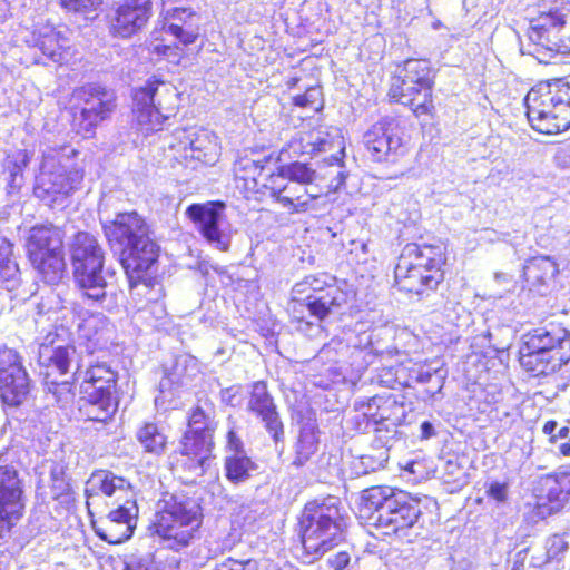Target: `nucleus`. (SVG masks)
Here are the masks:
<instances>
[{"instance_id":"nucleus-19","label":"nucleus","mask_w":570,"mask_h":570,"mask_svg":"<svg viewBox=\"0 0 570 570\" xmlns=\"http://www.w3.org/2000/svg\"><path fill=\"white\" fill-rule=\"evenodd\" d=\"M533 498L529 512L533 522L561 512L570 502V471L541 475L533 489Z\"/></svg>"},{"instance_id":"nucleus-51","label":"nucleus","mask_w":570,"mask_h":570,"mask_svg":"<svg viewBox=\"0 0 570 570\" xmlns=\"http://www.w3.org/2000/svg\"><path fill=\"white\" fill-rule=\"evenodd\" d=\"M318 91L315 88H307L303 94H298L293 97V105L301 108H311L318 110L321 105L317 104V97L315 94Z\"/></svg>"},{"instance_id":"nucleus-45","label":"nucleus","mask_w":570,"mask_h":570,"mask_svg":"<svg viewBox=\"0 0 570 570\" xmlns=\"http://www.w3.org/2000/svg\"><path fill=\"white\" fill-rule=\"evenodd\" d=\"M299 142L306 148L304 153L309 155L325 151L332 144L327 132L316 129L303 132L299 137Z\"/></svg>"},{"instance_id":"nucleus-41","label":"nucleus","mask_w":570,"mask_h":570,"mask_svg":"<svg viewBox=\"0 0 570 570\" xmlns=\"http://www.w3.org/2000/svg\"><path fill=\"white\" fill-rule=\"evenodd\" d=\"M89 483L91 488L87 490L91 494H104L111 497L117 490L130 488L129 483L122 478L115 475L108 470H97L92 472Z\"/></svg>"},{"instance_id":"nucleus-54","label":"nucleus","mask_w":570,"mask_h":570,"mask_svg":"<svg viewBox=\"0 0 570 570\" xmlns=\"http://www.w3.org/2000/svg\"><path fill=\"white\" fill-rule=\"evenodd\" d=\"M557 421L549 420L547 421L542 426V432L549 436V439L553 438L556 435L554 431L557 429Z\"/></svg>"},{"instance_id":"nucleus-22","label":"nucleus","mask_w":570,"mask_h":570,"mask_svg":"<svg viewBox=\"0 0 570 570\" xmlns=\"http://www.w3.org/2000/svg\"><path fill=\"white\" fill-rule=\"evenodd\" d=\"M171 148L176 151V159L191 168L214 165L218 160L220 151L217 137L205 129L183 130L181 136Z\"/></svg>"},{"instance_id":"nucleus-38","label":"nucleus","mask_w":570,"mask_h":570,"mask_svg":"<svg viewBox=\"0 0 570 570\" xmlns=\"http://www.w3.org/2000/svg\"><path fill=\"white\" fill-rule=\"evenodd\" d=\"M557 274L558 265L548 256L530 257L522 269V278L531 287L547 285Z\"/></svg>"},{"instance_id":"nucleus-43","label":"nucleus","mask_w":570,"mask_h":570,"mask_svg":"<svg viewBox=\"0 0 570 570\" xmlns=\"http://www.w3.org/2000/svg\"><path fill=\"white\" fill-rule=\"evenodd\" d=\"M12 256L13 244L7 237L0 236V287L18 274V264Z\"/></svg>"},{"instance_id":"nucleus-48","label":"nucleus","mask_w":570,"mask_h":570,"mask_svg":"<svg viewBox=\"0 0 570 570\" xmlns=\"http://www.w3.org/2000/svg\"><path fill=\"white\" fill-rule=\"evenodd\" d=\"M50 495L57 501L68 502L72 499V485L62 473H51Z\"/></svg>"},{"instance_id":"nucleus-35","label":"nucleus","mask_w":570,"mask_h":570,"mask_svg":"<svg viewBox=\"0 0 570 570\" xmlns=\"http://www.w3.org/2000/svg\"><path fill=\"white\" fill-rule=\"evenodd\" d=\"M217 425L215 402L207 394L198 397L187 413L185 431L215 439Z\"/></svg>"},{"instance_id":"nucleus-33","label":"nucleus","mask_w":570,"mask_h":570,"mask_svg":"<svg viewBox=\"0 0 570 570\" xmlns=\"http://www.w3.org/2000/svg\"><path fill=\"white\" fill-rule=\"evenodd\" d=\"M118 372L106 362H95L80 373V394L118 396Z\"/></svg>"},{"instance_id":"nucleus-11","label":"nucleus","mask_w":570,"mask_h":570,"mask_svg":"<svg viewBox=\"0 0 570 570\" xmlns=\"http://www.w3.org/2000/svg\"><path fill=\"white\" fill-rule=\"evenodd\" d=\"M31 267L47 284H57L66 271L63 232L42 224L30 228L24 244Z\"/></svg>"},{"instance_id":"nucleus-21","label":"nucleus","mask_w":570,"mask_h":570,"mask_svg":"<svg viewBox=\"0 0 570 570\" xmlns=\"http://www.w3.org/2000/svg\"><path fill=\"white\" fill-rule=\"evenodd\" d=\"M76 348L71 344L50 347L41 344L38 354V365L41 368L43 384L57 403L65 402L63 394H70L68 382H57L55 375L65 376L69 373Z\"/></svg>"},{"instance_id":"nucleus-13","label":"nucleus","mask_w":570,"mask_h":570,"mask_svg":"<svg viewBox=\"0 0 570 570\" xmlns=\"http://www.w3.org/2000/svg\"><path fill=\"white\" fill-rule=\"evenodd\" d=\"M136 125L146 134L157 132L176 114L175 95L159 76L153 75L131 92Z\"/></svg>"},{"instance_id":"nucleus-29","label":"nucleus","mask_w":570,"mask_h":570,"mask_svg":"<svg viewBox=\"0 0 570 570\" xmlns=\"http://www.w3.org/2000/svg\"><path fill=\"white\" fill-rule=\"evenodd\" d=\"M130 298L137 312L145 313L146 320L161 321L167 312L161 284L153 276H144L137 279H128Z\"/></svg>"},{"instance_id":"nucleus-14","label":"nucleus","mask_w":570,"mask_h":570,"mask_svg":"<svg viewBox=\"0 0 570 570\" xmlns=\"http://www.w3.org/2000/svg\"><path fill=\"white\" fill-rule=\"evenodd\" d=\"M215 448L214 438L184 430L169 455V469L183 482L193 483L207 474L215 459Z\"/></svg>"},{"instance_id":"nucleus-49","label":"nucleus","mask_w":570,"mask_h":570,"mask_svg":"<svg viewBox=\"0 0 570 570\" xmlns=\"http://www.w3.org/2000/svg\"><path fill=\"white\" fill-rule=\"evenodd\" d=\"M212 570H259V562L254 558L237 559L227 557L217 562Z\"/></svg>"},{"instance_id":"nucleus-18","label":"nucleus","mask_w":570,"mask_h":570,"mask_svg":"<svg viewBox=\"0 0 570 570\" xmlns=\"http://www.w3.org/2000/svg\"><path fill=\"white\" fill-rule=\"evenodd\" d=\"M32 382L23 365L22 355L12 347L0 346V402L18 407L31 392Z\"/></svg>"},{"instance_id":"nucleus-30","label":"nucleus","mask_w":570,"mask_h":570,"mask_svg":"<svg viewBox=\"0 0 570 570\" xmlns=\"http://www.w3.org/2000/svg\"><path fill=\"white\" fill-rule=\"evenodd\" d=\"M106 239L110 245L120 248L137 243L151 234L146 219L136 210L118 213L115 218L104 226Z\"/></svg>"},{"instance_id":"nucleus-46","label":"nucleus","mask_w":570,"mask_h":570,"mask_svg":"<svg viewBox=\"0 0 570 570\" xmlns=\"http://www.w3.org/2000/svg\"><path fill=\"white\" fill-rule=\"evenodd\" d=\"M224 449L229 454L246 453L245 444L239 434V429L232 415L228 416V425L224 435Z\"/></svg>"},{"instance_id":"nucleus-32","label":"nucleus","mask_w":570,"mask_h":570,"mask_svg":"<svg viewBox=\"0 0 570 570\" xmlns=\"http://www.w3.org/2000/svg\"><path fill=\"white\" fill-rule=\"evenodd\" d=\"M554 6V8L548 11H541L535 18L531 19L528 37L533 43L557 53L562 19H564V17L561 4Z\"/></svg>"},{"instance_id":"nucleus-60","label":"nucleus","mask_w":570,"mask_h":570,"mask_svg":"<svg viewBox=\"0 0 570 570\" xmlns=\"http://www.w3.org/2000/svg\"><path fill=\"white\" fill-rule=\"evenodd\" d=\"M528 552V548L523 549L522 551H520L517 557H520L522 553H527Z\"/></svg>"},{"instance_id":"nucleus-57","label":"nucleus","mask_w":570,"mask_h":570,"mask_svg":"<svg viewBox=\"0 0 570 570\" xmlns=\"http://www.w3.org/2000/svg\"><path fill=\"white\" fill-rule=\"evenodd\" d=\"M559 453L562 456H570V442H564L559 446Z\"/></svg>"},{"instance_id":"nucleus-24","label":"nucleus","mask_w":570,"mask_h":570,"mask_svg":"<svg viewBox=\"0 0 570 570\" xmlns=\"http://www.w3.org/2000/svg\"><path fill=\"white\" fill-rule=\"evenodd\" d=\"M153 0H119L107 17L112 37L128 39L142 30L153 17Z\"/></svg>"},{"instance_id":"nucleus-4","label":"nucleus","mask_w":570,"mask_h":570,"mask_svg":"<svg viewBox=\"0 0 570 570\" xmlns=\"http://www.w3.org/2000/svg\"><path fill=\"white\" fill-rule=\"evenodd\" d=\"M436 70L424 58H407L396 65L386 89L391 104L406 107L424 128L438 119L434 101Z\"/></svg>"},{"instance_id":"nucleus-31","label":"nucleus","mask_w":570,"mask_h":570,"mask_svg":"<svg viewBox=\"0 0 570 570\" xmlns=\"http://www.w3.org/2000/svg\"><path fill=\"white\" fill-rule=\"evenodd\" d=\"M159 258V246L150 235L137 243L120 248V264L128 279L147 276Z\"/></svg>"},{"instance_id":"nucleus-52","label":"nucleus","mask_w":570,"mask_h":570,"mask_svg":"<svg viewBox=\"0 0 570 570\" xmlns=\"http://www.w3.org/2000/svg\"><path fill=\"white\" fill-rule=\"evenodd\" d=\"M508 482L493 481L487 487L485 494L498 503H502L508 499Z\"/></svg>"},{"instance_id":"nucleus-40","label":"nucleus","mask_w":570,"mask_h":570,"mask_svg":"<svg viewBox=\"0 0 570 570\" xmlns=\"http://www.w3.org/2000/svg\"><path fill=\"white\" fill-rule=\"evenodd\" d=\"M31 160V153L27 149H16L7 153L3 159V171L8 174L9 191L18 190L23 180V173Z\"/></svg>"},{"instance_id":"nucleus-10","label":"nucleus","mask_w":570,"mask_h":570,"mask_svg":"<svg viewBox=\"0 0 570 570\" xmlns=\"http://www.w3.org/2000/svg\"><path fill=\"white\" fill-rule=\"evenodd\" d=\"M69 250L73 283L81 296L94 303H102L107 296V281L102 275L105 250L97 237L88 232H77Z\"/></svg>"},{"instance_id":"nucleus-39","label":"nucleus","mask_w":570,"mask_h":570,"mask_svg":"<svg viewBox=\"0 0 570 570\" xmlns=\"http://www.w3.org/2000/svg\"><path fill=\"white\" fill-rule=\"evenodd\" d=\"M257 468V463L246 453L228 454L223 460L224 476L235 485L249 480Z\"/></svg>"},{"instance_id":"nucleus-26","label":"nucleus","mask_w":570,"mask_h":570,"mask_svg":"<svg viewBox=\"0 0 570 570\" xmlns=\"http://www.w3.org/2000/svg\"><path fill=\"white\" fill-rule=\"evenodd\" d=\"M401 121L397 116H384L364 135V146L373 161L382 163L395 156L402 146Z\"/></svg>"},{"instance_id":"nucleus-1","label":"nucleus","mask_w":570,"mask_h":570,"mask_svg":"<svg viewBox=\"0 0 570 570\" xmlns=\"http://www.w3.org/2000/svg\"><path fill=\"white\" fill-rule=\"evenodd\" d=\"M343 163L326 164L317 173L306 163L293 161L278 167L268 196L288 214H303L314 208L321 197L335 193L345 183Z\"/></svg>"},{"instance_id":"nucleus-15","label":"nucleus","mask_w":570,"mask_h":570,"mask_svg":"<svg viewBox=\"0 0 570 570\" xmlns=\"http://www.w3.org/2000/svg\"><path fill=\"white\" fill-rule=\"evenodd\" d=\"M354 410L357 423L364 421L379 436L395 434L407 415L405 395L386 392L355 402Z\"/></svg>"},{"instance_id":"nucleus-8","label":"nucleus","mask_w":570,"mask_h":570,"mask_svg":"<svg viewBox=\"0 0 570 570\" xmlns=\"http://www.w3.org/2000/svg\"><path fill=\"white\" fill-rule=\"evenodd\" d=\"M200 18L190 8L175 7L166 11L161 26L154 28L146 40V50L156 61L179 66L189 57V49L202 38Z\"/></svg>"},{"instance_id":"nucleus-16","label":"nucleus","mask_w":570,"mask_h":570,"mask_svg":"<svg viewBox=\"0 0 570 570\" xmlns=\"http://www.w3.org/2000/svg\"><path fill=\"white\" fill-rule=\"evenodd\" d=\"M295 299L306 307L308 315L317 323L324 322L334 309L345 305L350 295L334 282H326L318 276H306L294 287Z\"/></svg>"},{"instance_id":"nucleus-53","label":"nucleus","mask_w":570,"mask_h":570,"mask_svg":"<svg viewBox=\"0 0 570 570\" xmlns=\"http://www.w3.org/2000/svg\"><path fill=\"white\" fill-rule=\"evenodd\" d=\"M351 557L347 551H338L327 560V566L332 570H344L350 563Z\"/></svg>"},{"instance_id":"nucleus-7","label":"nucleus","mask_w":570,"mask_h":570,"mask_svg":"<svg viewBox=\"0 0 570 570\" xmlns=\"http://www.w3.org/2000/svg\"><path fill=\"white\" fill-rule=\"evenodd\" d=\"M344 529L338 502L331 498L306 502L297 520L303 562L313 563L341 544Z\"/></svg>"},{"instance_id":"nucleus-2","label":"nucleus","mask_w":570,"mask_h":570,"mask_svg":"<svg viewBox=\"0 0 570 570\" xmlns=\"http://www.w3.org/2000/svg\"><path fill=\"white\" fill-rule=\"evenodd\" d=\"M360 511L373 517V535L389 543L401 541L422 515L421 499L407 491L385 485L363 490Z\"/></svg>"},{"instance_id":"nucleus-55","label":"nucleus","mask_w":570,"mask_h":570,"mask_svg":"<svg viewBox=\"0 0 570 570\" xmlns=\"http://www.w3.org/2000/svg\"><path fill=\"white\" fill-rule=\"evenodd\" d=\"M570 434V429L568 426H562L558 430L556 435L551 439H549L550 443H556L559 439H566Z\"/></svg>"},{"instance_id":"nucleus-34","label":"nucleus","mask_w":570,"mask_h":570,"mask_svg":"<svg viewBox=\"0 0 570 570\" xmlns=\"http://www.w3.org/2000/svg\"><path fill=\"white\" fill-rule=\"evenodd\" d=\"M119 403V396L80 394L79 417L97 429L104 428L114 422Z\"/></svg>"},{"instance_id":"nucleus-47","label":"nucleus","mask_w":570,"mask_h":570,"mask_svg":"<svg viewBox=\"0 0 570 570\" xmlns=\"http://www.w3.org/2000/svg\"><path fill=\"white\" fill-rule=\"evenodd\" d=\"M553 4H561V10H563L562 27L558 52L561 55H567L570 52V0H551Z\"/></svg>"},{"instance_id":"nucleus-20","label":"nucleus","mask_w":570,"mask_h":570,"mask_svg":"<svg viewBox=\"0 0 570 570\" xmlns=\"http://www.w3.org/2000/svg\"><path fill=\"white\" fill-rule=\"evenodd\" d=\"M26 512L23 482L12 465H0V540L8 537Z\"/></svg>"},{"instance_id":"nucleus-59","label":"nucleus","mask_w":570,"mask_h":570,"mask_svg":"<svg viewBox=\"0 0 570 570\" xmlns=\"http://www.w3.org/2000/svg\"><path fill=\"white\" fill-rule=\"evenodd\" d=\"M431 429V424L430 422H423L422 423V430L424 431V438H428L429 436V433H426V431H429Z\"/></svg>"},{"instance_id":"nucleus-44","label":"nucleus","mask_w":570,"mask_h":570,"mask_svg":"<svg viewBox=\"0 0 570 570\" xmlns=\"http://www.w3.org/2000/svg\"><path fill=\"white\" fill-rule=\"evenodd\" d=\"M318 439L316 430L302 429L296 443V460L299 463H304L311 459V456L317 451Z\"/></svg>"},{"instance_id":"nucleus-58","label":"nucleus","mask_w":570,"mask_h":570,"mask_svg":"<svg viewBox=\"0 0 570 570\" xmlns=\"http://www.w3.org/2000/svg\"><path fill=\"white\" fill-rule=\"evenodd\" d=\"M511 570H524V558L515 559Z\"/></svg>"},{"instance_id":"nucleus-42","label":"nucleus","mask_w":570,"mask_h":570,"mask_svg":"<svg viewBox=\"0 0 570 570\" xmlns=\"http://www.w3.org/2000/svg\"><path fill=\"white\" fill-rule=\"evenodd\" d=\"M569 549V543L564 539V534L554 533L549 535L544 541V556L533 557L532 566L543 568L554 561L562 560L564 553Z\"/></svg>"},{"instance_id":"nucleus-23","label":"nucleus","mask_w":570,"mask_h":570,"mask_svg":"<svg viewBox=\"0 0 570 570\" xmlns=\"http://www.w3.org/2000/svg\"><path fill=\"white\" fill-rule=\"evenodd\" d=\"M233 173L236 186L245 197L261 200L268 196L272 181L278 175V168L273 169L266 157L262 159L242 157L235 161Z\"/></svg>"},{"instance_id":"nucleus-28","label":"nucleus","mask_w":570,"mask_h":570,"mask_svg":"<svg viewBox=\"0 0 570 570\" xmlns=\"http://www.w3.org/2000/svg\"><path fill=\"white\" fill-rule=\"evenodd\" d=\"M226 205L222 200L194 203L186 208L187 218L197 227L199 234L208 242L216 244L220 249L228 248V240L219 228V220Z\"/></svg>"},{"instance_id":"nucleus-9","label":"nucleus","mask_w":570,"mask_h":570,"mask_svg":"<svg viewBox=\"0 0 570 570\" xmlns=\"http://www.w3.org/2000/svg\"><path fill=\"white\" fill-rule=\"evenodd\" d=\"M530 127L546 136L570 129V82L563 79L540 81L524 97Z\"/></svg>"},{"instance_id":"nucleus-25","label":"nucleus","mask_w":570,"mask_h":570,"mask_svg":"<svg viewBox=\"0 0 570 570\" xmlns=\"http://www.w3.org/2000/svg\"><path fill=\"white\" fill-rule=\"evenodd\" d=\"M247 410L259 420L275 445L284 442L285 424L266 381H255L252 384Z\"/></svg>"},{"instance_id":"nucleus-5","label":"nucleus","mask_w":570,"mask_h":570,"mask_svg":"<svg viewBox=\"0 0 570 570\" xmlns=\"http://www.w3.org/2000/svg\"><path fill=\"white\" fill-rule=\"evenodd\" d=\"M448 254L440 243H409L394 267V285L405 294L424 297L435 293L446 277Z\"/></svg>"},{"instance_id":"nucleus-3","label":"nucleus","mask_w":570,"mask_h":570,"mask_svg":"<svg viewBox=\"0 0 570 570\" xmlns=\"http://www.w3.org/2000/svg\"><path fill=\"white\" fill-rule=\"evenodd\" d=\"M203 523L200 501L185 491H175L158 501L147 531L164 548L178 552L199 539Z\"/></svg>"},{"instance_id":"nucleus-56","label":"nucleus","mask_w":570,"mask_h":570,"mask_svg":"<svg viewBox=\"0 0 570 570\" xmlns=\"http://www.w3.org/2000/svg\"><path fill=\"white\" fill-rule=\"evenodd\" d=\"M122 570H150V569L146 563L135 562V563H127Z\"/></svg>"},{"instance_id":"nucleus-36","label":"nucleus","mask_w":570,"mask_h":570,"mask_svg":"<svg viewBox=\"0 0 570 570\" xmlns=\"http://www.w3.org/2000/svg\"><path fill=\"white\" fill-rule=\"evenodd\" d=\"M397 358L391 362L390 358L383 357L384 362L376 371V382L379 385L396 390L411 385L414 377L413 363L410 358H401V353L396 352Z\"/></svg>"},{"instance_id":"nucleus-37","label":"nucleus","mask_w":570,"mask_h":570,"mask_svg":"<svg viewBox=\"0 0 570 570\" xmlns=\"http://www.w3.org/2000/svg\"><path fill=\"white\" fill-rule=\"evenodd\" d=\"M135 438L144 453L156 458L161 456L169 445V438L164 428L154 421L141 422L136 430Z\"/></svg>"},{"instance_id":"nucleus-17","label":"nucleus","mask_w":570,"mask_h":570,"mask_svg":"<svg viewBox=\"0 0 570 570\" xmlns=\"http://www.w3.org/2000/svg\"><path fill=\"white\" fill-rule=\"evenodd\" d=\"M28 48L39 51L37 61L67 66L76 56L77 49L69 37L68 28L50 21L36 23L26 39Z\"/></svg>"},{"instance_id":"nucleus-12","label":"nucleus","mask_w":570,"mask_h":570,"mask_svg":"<svg viewBox=\"0 0 570 570\" xmlns=\"http://www.w3.org/2000/svg\"><path fill=\"white\" fill-rule=\"evenodd\" d=\"M116 106V97L102 86L86 83L76 87L67 107L71 130L85 139L94 138L98 126L110 118Z\"/></svg>"},{"instance_id":"nucleus-6","label":"nucleus","mask_w":570,"mask_h":570,"mask_svg":"<svg viewBox=\"0 0 570 570\" xmlns=\"http://www.w3.org/2000/svg\"><path fill=\"white\" fill-rule=\"evenodd\" d=\"M517 354L528 376H551L570 363V330L560 322L531 328L520 337Z\"/></svg>"},{"instance_id":"nucleus-50","label":"nucleus","mask_w":570,"mask_h":570,"mask_svg":"<svg viewBox=\"0 0 570 570\" xmlns=\"http://www.w3.org/2000/svg\"><path fill=\"white\" fill-rule=\"evenodd\" d=\"M104 0H59V4L67 12L88 14L100 8Z\"/></svg>"},{"instance_id":"nucleus-27","label":"nucleus","mask_w":570,"mask_h":570,"mask_svg":"<svg viewBox=\"0 0 570 570\" xmlns=\"http://www.w3.org/2000/svg\"><path fill=\"white\" fill-rule=\"evenodd\" d=\"M134 510H137V504L131 495L105 517L91 522L96 535L109 544H120L129 540L136 528Z\"/></svg>"}]
</instances>
